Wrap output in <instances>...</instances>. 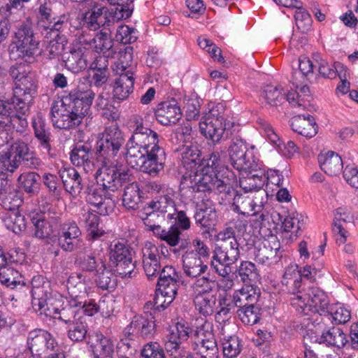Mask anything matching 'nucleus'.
Instances as JSON below:
<instances>
[{"label": "nucleus", "instance_id": "55", "mask_svg": "<svg viewBox=\"0 0 358 358\" xmlns=\"http://www.w3.org/2000/svg\"><path fill=\"white\" fill-rule=\"evenodd\" d=\"M101 266L97 270V276L95 279L99 287L102 289H113L116 286V279L109 270L106 269V264L101 261Z\"/></svg>", "mask_w": 358, "mask_h": 358}, {"label": "nucleus", "instance_id": "6", "mask_svg": "<svg viewBox=\"0 0 358 358\" xmlns=\"http://www.w3.org/2000/svg\"><path fill=\"white\" fill-rule=\"evenodd\" d=\"M103 165L99 168L95 174L98 185L107 191L114 192L124 183L131 180V174L129 169H119L116 165L103 160Z\"/></svg>", "mask_w": 358, "mask_h": 358}, {"label": "nucleus", "instance_id": "19", "mask_svg": "<svg viewBox=\"0 0 358 358\" xmlns=\"http://www.w3.org/2000/svg\"><path fill=\"white\" fill-rule=\"evenodd\" d=\"M134 131L129 141L141 146L148 150L154 149V147H160L158 145L159 136L157 132L150 128L144 127L141 118L136 117L133 121Z\"/></svg>", "mask_w": 358, "mask_h": 358}, {"label": "nucleus", "instance_id": "3", "mask_svg": "<svg viewBox=\"0 0 358 358\" xmlns=\"http://www.w3.org/2000/svg\"><path fill=\"white\" fill-rule=\"evenodd\" d=\"M157 281V291L162 297L166 298L163 303H159V298L155 299V310H161L166 308L175 299L179 287V275L175 268L171 266H165L159 273Z\"/></svg>", "mask_w": 358, "mask_h": 358}, {"label": "nucleus", "instance_id": "33", "mask_svg": "<svg viewBox=\"0 0 358 358\" xmlns=\"http://www.w3.org/2000/svg\"><path fill=\"white\" fill-rule=\"evenodd\" d=\"M36 94V91H31L26 88L22 89L15 86L11 99L15 109L21 114L25 115L29 111Z\"/></svg>", "mask_w": 358, "mask_h": 358}, {"label": "nucleus", "instance_id": "16", "mask_svg": "<svg viewBox=\"0 0 358 358\" xmlns=\"http://www.w3.org/2000/svg\"><path fill=\"white\" fill-rule=\"evenodd\" d=\"M31 358H47L54 350L55 340L48 331L38 329L31 331L27 338Z\"/></svg>", "mask_w": 358, "mask_h": 358}, {"label": "nucleus", "instance_id": "48", "mask_svg": "<svg viewBox=\"0 0 358 358\" xmlns=\"http://www.w3.org/2000/svg\"><path fill=\"white\" fill-rule=\"evenodd\" d=\"M123 206L127 209H136L141 203L140 189L136 182H131L124 187L122 196Z\"/></svg>", "mask_w": 358, "mask_h": 358}, {"label": "nucleus", "instance_id": "9", "mask_svg": "<svg viewBox=\"0 0 358 358\" xmlns=\"http://www.w3.org/2000/svg\"><path fill=\"white\" fill-rule=\"evenodd\" d=\"M292 303L300 307L305 314L306 310L317 313L323 317L329 312V301L326 294L318 287H310L303 295L292 298Z\"/></svg>", "mask_w": 358, "mask_h": 358}, {"label": "nucleus", "instance_id": "45", "mask_svg": "<svg viewBox=\"0 0 358 358\" xmlns=\"http://www.w3.org/2000/svg\"><path fill=\"white\" fill-rule=\"evenodd\" d=\"M217 299L215 294L196 295L194 303L196 310L203 316L211 315L218 308L216 304Z\"/></svg>", "mask_w": 358, "mask_h": 358}, {"label": "nucleus", "instance_id": "12", "mask_svg": "<svg viewBox=\"0 0 358 358\" xmlns=\"http://www.w3.org/2000/svg\"><path fill=\"white\" fill-rule=\"evenodd\" d=\"M189 337V327L177 324L167 335L165 341V348L172 358H195L191 353L186 352L182 345L184 341Z\"/></svg>", "mask_w": 358, "mask_h": 358}, {"label": "nucleus", "instance_id": "18", "mask_svg": "<svg viewBox=\"0 0 358 358\" xmlns=\"http://www.w3.org/2000/svg\"><path fill=\"white\" fill-rule=\"evenodd\" d=\"M194 341L192 348L199 358H217L219 350L217 344L211 332L205 333L203 330H196L194 332Z\"/></svg>", "mask_w": 358, "mask_h": 358}, {"label": "nucleus", "instance_id": "43", "mask_svg": "<svg viewBox=\"0 0 358 358\" xmlns=\"http://www.w3.org/2000/svg\"><path fill=\"white\" fill-rule=\"evenodd\" d=\"M0 282L10 289L24 287L25 283L22 280V275L15 269L3 266L0 267Z\"/></svg>", "mask_w": 358, "mask_h": 358}, {"label": "nucleus", "instance_id": "27", "mask_svg": "<svg viewBox=\"0 0 358 358\" xmlns=\"http://www.w3.org/2000/svg\"><path fill=\"white\" fill-rule=\"evenodd\" d=\"M64 189L71 195L80 193L83 189V178L76 169L73 167H62L59 171Z\"/></svg>", "mask_w": 358, "mask_h": 358}, {"label": "nucleus", "instance_id": "13", "mask_svg": "<svg viewBox=\"0 0 358 358\" xmlns=\"http://www.w3.org/2000/svg\"><path fill=\"white\" fill-rule=\"evenodd\" d=\"M86 201L91 205L97 208L100 214L108 215L114 210L115 201L112 194L98 185V183L88 184L84 191Z\"/></svg>", "mask_w": 358, "mask_h": 358}, {"label": "nucleus", "instance_id": "64", "mask_svg": "<svg viewBox=\"0 0 358 358\" xmlns=\"http://www.w3.org/2000/svg\"><path fill=\"white\" fill-rule=\"evenodd\" d=\"M236 313L242 322L247 325H253L259 320L260 309L255 305L238 309Z\"/></svg>", "mask_w": 358, "mask_h": 358}, {"label": "nucleus", "instance_id": "21", "mask_svg": "<svg viewBox=\"0 0 358 358\" xmlns=\"http://www.w3.org/2000/svg\"><path fill=\"white\" fill-rule=\"evenodd\" d=\"M96 93L91 88L78 86L64 96L84 117L89 114Z\"/></svg>", "mask_w": 358, "mask_h": 358}, {"label": "nucleus", "instance_id": "47", "mask_svg": "<svg viewBox=\"0 0 358 358\" xmlns=\"http://www.w3.org/2000/svg\"><path fill=\"white\" fill-rule=\"evenodd\" d=\"M285 93L281 86L266 85L264 87L262 96L266 103L273 107H278L285 100Z\"/></svg>", "mask_w": 358, "mask_h": 358}, {"label": "nucleus", "instance_id": "59", "mask_svg": "<svg viewBox=\"0 0 358 358\" xmlns=\"http://www.w3.org/2000/svg\"><path fill=\"white\" fill-rule=\"evenodd\" d=\"M71 25V15L69 13H64L58 17H53L48 26L43 25L45 29H50L51 31H57L62 35L67 34Z\"/></svg>", "mask_w": 358, "mask_h": 358}, {"label": "nucleus", "instance_id": "29", "mask_svg": "<svg viewBox=\"0 0 358 358\" xmlns=\"http://www.w3.org/2000/svg\"><path fill=\"white\" fill-rule=\"evenodd\" d=\"M322 322L324 323V343L336 346L338 348H343L348 342L345 334L340 328L330 327L331 317H322Z\"/></svg>", "mask_w": 358, "mask_h": 358}, {"label": "nucleus", "instance_id": "15", "mask_svg": "<svg viewBox=\"0 0 358 358\" xmlns=\"http://www.w3.org/2000/svg\"><path fill=\"white\" fill-rule=\"evenodd\" d=\"M231 166L240 172H247L257 166L252 157L248 153L245 142L241 138H234L228 148Z\"/></svg>", "mask_w": 358, "mask_h": 358}, {"label": "nucleus", "instance_id": "4", "mask_svg": "<svg viewBox=\"0 0 358 358\" xmlns=\"http://www.w3.org/2000/svg\"><path fill=\"white\" fill-rule=\"evenodd\" d=\"M48 285H43L41 287H33L32 305L37 311H41V314L44 313L53 317V315H57V312L64 307V299L58 292H50L48 291Z\"/></svg>", "mask_w": 358, "mask_h": 358}, {"label": "nucleus", "instance_id": "52", "mask_svg": "<svg viewBox=\"0 0 358 358\" xmlns=\"http://www.w3.org/2000/svg\"><path fill=\"white\" fill-rule=\"evenodd\" d=\"M33 127L34 129L35 137L40 146L43 150H45L48 155L53 157V154L51 153V134L49 129H45V124L41 122H34Z\"/></svg>", "mask_w": 358, "mask_h": 358}, {"label": "nucleus", "instance_id": "44", "mask_svg": "<svg viewBox=\"0 0 358 358\" xmlns=\"http://www.w3.org/2000/svg\"><path fill=\"white\" fill-rule=\"evenodd\" d=\"M259 293L255 289L251 287L250 289H244L237 292L233 296L234 305L238 309H243L245 307L254 306L258 301Z\"/></svg>", "mask_w": 358, "mask_h": 358}, {"label": "nucleus", "instance_id": "54", "mask_svg": "<svg viewBox=\"0 0 358 358\" xmlns=\"http://www.w3.org/2000/svg\"><path fill=\"white\" fill-rule=\"evenodd\" d=\"M181 232L178 227L171 226L168 229H160L159 231H155V236L165 241L171 247L176 246L181 243L180 248H185L183 241L180 239Z\"/></svg>", "mask_w": 358, "mask_h": 358}, {"label": "nucleus", "instance_id": "11", "mask_svg": "<svg viewBox=\"0 0 358 358\" xmlns=\"http://www.w3.org/2000/svg\"><path fill=\"white\" fill-rule=\"evenodd\" d=\"M13 43L20 56L31 58L37 54L40 41L34 32L31 24L27 21L18 26Z\"/></svg>", "mask_w": 358, "mask_h": 358}, {"label": "nucleus", "instance_id": "41", "mask_svg": "<svg viewBox=\"0 0 358 358\" xmlns=\"http://www.w3.org/2000/svg\"><path fill=\"white\" fill-rule=\"evenodd\" d=\"M148 205L161 214H164L168 219H172L176 214V209L174 201L168 194L156 198L155 200L150 201Z\"/></svg>", "mask_w": 358, "mask_h": 358}, {"label": "nucleus", "instance_id": "46", "mask_svg": "<svg viewBox=\"0 0 358 358\" xmlns=\"http://www.w3.org/2000/svg\"><path fill=\"white\" fill-rule=\"evenodd\" d=\"M22 203L21 193L14 187L0 197V205L9 212L17 211Z\"/></svg>", "mask_w": 358, "mask_h": 358}, {"label": "nucleus", "instance_id": "36", "mask_svg": "<svg viewBox=\"0 0 358 358\" xmlns=\"http://www.w3.org/2000/svg\"><path fill=\"white\" fill-rule=\"evenodd\" d=\"M318 162L321 169L329 176H336L343 169L341 157L332 151H329L325 155H320Z\"/></svg>", "mask_w": 358, "mask_h": 358}, {"label": "nucleus", "instance_id": "35", "mask_svg": "<svg viewBox=\"0 0 358 358\" xmlns=\"http://www.w3.org/2000/svg\"><path fill=\"white\" fill-rule=\"evenodd\" d=\"M93 45L94 50L98 53L115 57L117 50L119 45H115L113 40L106 31H99L93 37Z\"/></svg>", "mask_w": 358, "mask_h": 358}, {"label": "nucleus", "instance_id": "42", "mask_svg": "<svg viewBox=\"0 0 358 358\" xmlns=\"http://www.w3.org/2000/svg\"><path fill=\"white\" fill-rule=\"evenodd\" d=\"M30 220L34 227V235L38 238H48L52 232V227L46 220L43 213H33Z\"/></svg>", "mask_w": 358, "mask_h": 358}, {"label": "nucleus", "instance_id": "20", "mask_svg": "<svg viewBox=\"0 0 358 358\" xmlns=\"http://www.w3.org/2000/svg\"><path fill=\"white\" fill-rule=\"evenodd\" d=\"M217 213L213 207L212 201L207 200V203L197 204L194 218L196 225L199 228L201 234L207 237L213 229Z\"/></svg>", "mask_w": 358, "mask_h": 358}, {"label": "nucleus", "instance_id": "25", "mask_svg": "<svg viewBox=\"0 0 358 358\" xmlns=\"http://www.w3.org/2000/svg\"><path fill=\"white\" fill-rule=\"evenodd\" d=\"M115 73L118 74L119 77L115 81L113 96L120 100H124L133 92L136 77L132 70L125 72H119L116 70Z\"/></svg>", "mask_w": 358, "mask_h": 358}, {"label": "nucleus", "instance_id": "37", "mask_svg": "<svg viewBox=\"0 0 358 358\" xmlns=\"http://www.w3.org/2000/svg\"><path fill=\"white\" fill-rule=\"evenodd\" d=\"M66 286L71 299L78 300L87 293L86 277L81 273H72L68 278Z\"/></svg>", "mask_w": 358, "mask_h": 358}, {"label": "nucleus", "instance_id": "8", "mask_svg": "<svg viewBox=\"0 0 358 358\" xmlns=\"http://www.w3.org/2000/svg\"><path fill=\"white\" fill-rule=\"evenodd\" d=\"M240 257L239 243L215 245L210 266L220 276L226 277L231 272V265Z\"/></svg>", "mask_w": 358, "mask_h": 358}, {"label": "nucleus", "instance_id": "31", "mask_svg": "<svg viewBox=\"0 0 358 358\" xmlns=\"http://www.w3.org/2000/svg\"><path fill=\"white\" fill-rule=\"evenodd\" d=\"M257 166H254L253 169H250L247 172H244L246 175L240 178V187L245 192L258 190L261 189L266 181V176L263 171H257L255 169Z\"/></svg>", "mask_w": 358, "mask_h": 358}, {"label": "nucleus", "instance_id": "50", "mask_svg": "<svg viewBox=\"0 0 358 358\" xmlns=\"http://www.w3.org/2000/svg\"><path fill=\"white\" fill-rule=\"evenodd\" d=\"M133 53L134 48L131 46H118L117 50V54L115 57H117L118 61L116 64V68L113 69L116 72L118 70L119 72H125L131 69V64L133 62Z\"/></svg>", "mask_w": 358, "mask_h": 358}, {"label": "nucleus", "instance_id": "62", "mask_svg": "<svg viewBox=\"0 0 358 358\" xmlns=\"http://www.w3.org/2000/svg\"><path fill=\"white\" fill-rule=\"evenodd\" d=\"M181 150L182 162L185 166L194 164L196 166L200 162L201 152L196 145H182Z\"/></svg>", "mask_w": 358, "mask_h": 358}, {"label": "nucleus", "instance_id": "7", "mask_svg": "<svg viewBox=\"0 0 358 358\" xmlns=\"http://www.w3.org/2000/svg\"><path fill=\"white\" fill-rule=\"evenodd\" d=\"M51 117L53 125L62 129H69L78 126L84 117L80 114L70 101L63 97L62 102L55 101L51 106Z\"/></svg>", "mask_w": 358, "mask_h": 358}, {"label": "nucleus", "instance_id": "56", "mask_svg": "<svg viewBox=\"0 0 358 358\" xmlns=\"http://www.w3.org/2000/svg\"><path fill=\"white\" fill-rule=\"evenodd\" d=\"M193 138L194 132L192 131L191 122L189 121L178 126L174 130L173 134L171 137L172 141H175L176 143H182V145L191 143Z\"/></svg>", "mask_w": 358, "mask_h": 358}, {"label": "nucleus", "instance_id": "22", "mask_svg": "<svg viewBox=\"0 0 358 358\" xmlns=\"http://www.w3.org/2000/svg\"><path fill=\"white\" fill-rule=\"evenodd\" d=\"M108 8L99 1H92L86 12L83 13V20L87 28L96 30L100 27H110L108 20Z\"/></svg>", "mask_w": 358, "mask_h": 358}, {"label": "nucleus", "instance_id": "28", "mask_svg": "<svg viewBox=\"0 0 358 358\" xmlns=\"http://www.w3.org/2000/svg\"><path fill=\"white\" fill-rule=\"evenodd\" d=\"M290 125L294 132L306 138H312L317 132L315 119L310 115L307 117L301 115L293 117Z\"/></svg>", "mask_w": 358, "mask_h": 358}, {"label": "nucleus", "instance_id": "53", "mask_svg": "<svg viewBox=\"0 0 358 358\" xmlns=\"http://www.w3.org/2000/svg\"><path fill=\"white\" fill-rule=\"evenodd\" d=\"M5 227L10 231L17 234L26 228V221L24 215L18 211L8 212L3 218Z\"/></svg>", "mask_w": 358, "mask_h": 358}, {"label": "nucleus", "instance_id": "58", "mask_svg": "<svg viewBox=\"0 0 358 358\" xmlns=\"http://www.w3.org/2000/svg\"><path fill=\"white\" fill-rule=\"evenodd\" d=\"M316 61L318 64L319 73L324 78H335L339 74V71H341V68L343 69L342 64L334 63L332 64L319 56H317Z\"/></svg>", "mask_w": 358, "mask_h": 358}, {"label": "nucleus", "instance_id": "2", "mask_svg": "<svg viewBox=\"0 0 358 358\" xmlns=\"http://www.w3.org/2000/svg\"><path fill=\"white\" fill-rule=\"evenodd\" d=\"M208 172L196 171L184 175L180 181V188L187 189L192 192H213L230 194L234 193V189L230 182V179L219 178L213 169H207Z\"/></svg>", "mask_w": 358, "mask_h": 358}, {"label": "nucleus", "instance_id": "1", "mask_svg": "<svg viewBox=\"0 0 358 358\" xmlns=\"http://www.w3.org/2000/svg\"><path fill=\"white\" fill-rule=\"evenodd\" d=\"M126 146V160L131 168L152 176L164 170L166 156L163 148L155 146L148 150L129 141Z\"/></svg>", "mask_w": 358, "mask_h": 358}, {"label": "nucleus", "instance_id": "49", "mask_svg": "<svg viewBox=\"0 0 358 358\" xmlns=\"http://www.w3.org/2000/svg\"><path fill=\"white\" fill-rule=\"evenodd\" d=\"M41 176L35 172L22 174L18 178V181L21 183L23 189L29 196L38 194L41 187Z\"/></svg>", "mask_w": 358, "mask_h": 358}, {"label": "nucleus", "instance_id": "38", "mask_svg": "<svg viewBox=\"0 0 358 358\" xmlns=\"http://www.w3.org/2000/svg\"><path fill=\"white\" fill-rule=\"evenodd\" d=\"M80 304L77 299H71L66 304L57 312V315L53 317L62 321L66 325L81 318L80 309L78 305Z\"/></svg>", "mask_w": 358, "mask_h": 358}, {"label": "nucleus", "instance_id": "51", "mask_svg": "<svg viewBox=\"0 0 358 358\" xmlns=\"http://www.w3.org/2000/svg\"><path fill=\"white\" fill-rule=\"evenodd\" d=\"M314 329L308 330L303 336V344L305 347L312 348L314 344L324 343V323L322 322V317L320 320L316 319L314 322Z\"/></svg>", "mask_w": 358, "mask_h": 358}, {"label": "nucleus", "instance_id": "32", "mask_svg": "<svg viewBox=\"0 0 358 358\" xmlns=\"http://www.w3.org/2000/svg\"><path fill=\"white\" fill-rule=\"evenodd\" d=\"M138 216L143 220L147 229L152 231H159L162 228L160 224L169 220L164 214H161L149 205H146L138 212Z\"/></svg>", "mask_w": 358, "mask_h": 358}, {"label": "nucleus", "instance_id": "34", "mask_svg": "<svg viewBox=\"0 0 358 358\" xmlns=\"http://www.w3.org/2000/svg\"><path fill=\"white\" fill-rule=\"evenodd\" d=\"M182 261L184 272L190 278H197L204 273L208 268V266L203 262L201 257L193 252L184 255Z\"/></svg>", "mask_w": 358, "mask_h": 358}, {"label": "nucleus", "instance_id": "17", "mask_svg": "<svg viewBox=\"0 0 358 358\" xmlns=\"http://www.w3.org/2000/svg\"><path fill=\"white\" fill-rule=\"evenodd\" d=\"M201 133L214 143H219L224 137L227 129V122L224 116L217 110L209 111L205 120L200 123Z\"/></svg>", "mask_w": 358, "mask_h": 358}, {"label": "nucleus", "instance_id": "57", "mask_svg": "<svg viewBox=\"0 0 358 358\" xmlns=\"http://www.w3.org/2000/svg\"><path fill=\"white\" fill-rule=\"evenodd\" d=\"M113 342L110 338L105 336H102L97 341L93 350L94 358H113Z\"/></svg>", "mask_w": 358, "mask_h": 358}, {"label": "nucleus", "instance_id": "14", "mask_svg": "<svg viewBox=\"0 0 358 358\" xmlns=\"http://www.w3.org/2000/svg\"><path fill=\"white\" fill-rule=\"evenodd\" d=\"M252 252L255 260L264 264L278 262L282 257V252L277 236L271 235L268 238L257 242Z\"/></svg>", "mask_w": 358, "mask_h": 358}, {"label": "nucleus", "instance_id": "10", "mask_svg": "<svg viewBox=\"0 0 358 358\" xmlns=\"http://www.w3.org/2000/svg\"><path fill=\"white\" fill-rule=\"evenodd\" d=\"M110 260L115 271L121 277H131L136 267L130 248L124 243L110 245Z\"/></svg>", "mask_w": 358, "mask_h": 358}, {"label": "nucleus", "instance_id": "23", "mask_svg": "<svg viewBox=\"0 0 358 358\" xmlns=\"http://www.w3.org/2000/svg\"><path fill=\"white\" fill-rule=\"evenodd\" d=\"M88 50L81 45H74L62 55L64 67L73 73H78L87 66Z\"/></svg>", "mask_w": 358, "mask_h": 358}, {"label": "nucleus", "instance_id": "5", "mask_svg": "<svg viewBox=\"0 0 358 358\" xmlns=\"http://www.w3.org/2000/svg\"><path fill=\"white\" fill-rule=\"evenodd\" d=\"M124 143L123 133L117 126L106 127L102 137L97 143L96 154L99 158L111 162Z\"/></svg>", "mask_w": 358, "mask_h": 358}, {"label": "nucleus", "instance_id": "24", "mask_svg": "<svg viewBox=\"0 0 358 358\" xmlns=\"http://www.w3.org/2000/svg\"><path fill=\"white\" fill-rule=\"evenodd\" d=\"M92 148L88 143H77L71 152V161L76 166H83L87 171L94 167Z\"/></svg>", "mask_w": 358, "mask_h": 358}, {"label": "nucleus", "instance_id": "40", "mask_svg": "<svg viewBox=\"0 0 358 358\" xmlns=\"http://www.w3.org/2000/svg\"><path fill=\"white\" fill-rule=\"evenodd\" d=\"M80 222L87 228L90 240H96L102 236L105 232L99 228V217L90 211L83 214Z\"/></svg>", "mask_w": 358, "mask_h": 358}, {"label": "nucleus", "instance_id": "63", "mask_svg": "<svg viewBox=\"0 0 358 358\" xmlns=\"http://www.w3.org/2000/svg\"><path fill=\"white\" fill-rule=\"evenodd\" d=\"M68 337L74 342L83 341L87 332V327L81 318L67 325Z\"/></svg>", "mask_w": 358, "mask_h": 358}, {"label": "nucleus", "instance_id": "30", "mask_svg": "<svg viewBox=\"0 0 358 358\" xmlns=\"http://www.w3.org/2000/svg\"><path fill=\"white\" fill-rule=\"evenodd\" d=\"M132 325L136 329V334L143 338H151L156 331L155 320L152 313L134 316Z\"/></svg>", "mask_w": 358, "mask_h": 358}, {"label": "nucleus", "instance_id": "26", "mask_svg": "<svg viewBox=\"0 0 358 358\" xmlns=\"http://www.w3.org/2000/svg\"><path fill=\"white\" fill-rule=\"evenodd\" d=\"M157 120L163 125L176 124L182 117L180 107L175 101L160 103L155 110Z\"/></svg>", "mask_w": 358, "mask_h": 358}, {"label": "nucleus", "instance_id": "39", "mask_svg": "<svg viewBox=\"0 0 358 358\" xmlns=\"http://www.w3.org/2000/svg\"><path fill=\"white\" fill-rule=\"evenodd\" d=\"M228 195L234 196L232 207L234 212L247 216L256 214V211H255V204L248 196L239 194L236 189H234V194Z\"/></svg>", "mask_w": 358, "mask_h": 358}, {"label": "nucleus", "instance_id": "60", "mask_svg": "<svg viewBox=\"0 0 358 358\" xmlns=\"http://www.w3.org/2000/svg\"><path fill=\"white\" fill-rule=\"evenodd\" d=\"M223 355L226 358H236L241 352V341L238 337H224L222 342Z\"/></svg>", "mask_w": 358, "mask_h": 358}, {"label": "nucleus", "instance_id": "61", "mask_svg": "<svg viewBox=\"0 0 358 358\" xmlns=\"http://www.w3.org/2000/svg\"><path fill=\"white\" fill-rule=\"evenodd\" d=\"M114 7L108 8V20H110V26L122 19L129 17L133 11V5H113Z\"/></svg>", "mask_w": 358, "mask_h": 358}]
</instances>
